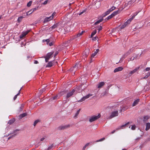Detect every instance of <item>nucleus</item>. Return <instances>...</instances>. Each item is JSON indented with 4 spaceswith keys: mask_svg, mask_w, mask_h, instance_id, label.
I'll return each mask as SVG.
<instances>
[{
    "mask_svg": "<svg viewBox=\"0 0 150 150\" xmlns=\"http://www.w3.org/2000/svg\"><path fill=\"white\" fill-rule=\"evenodd\" d=\"M59 23H57L54 24L50 28V29L52 28V29H54L58 27Z\"/></svg>",
    "mask_w": 150,
    "mask_h": 150,
    "instance_id": "obj_15",
    "label": "nucleus"
},
{
    "mask_svg": "<svg viewBox=\"0 0 150 150\" xmlns=\"http://www.w3.org/2000/svg\"><path fill=\"white\" fill-rule=\"evenodd\" d=\"M97 37H95L92 39V40L94 41L96 40H97Z\"/></svg>",
    "mask_w": 150,
    "mask_h": 150,
    "instance_id": "obj_60",
    "label": "nucleus"
},
{
    "mask_svg": "<svg viewBox=\"0 0 150 150\" xmlns=\"http://www.w3.org/2000/svg\"><path fill=\"white\" fill-rule=\"evenodd\" d=\"M139 101V99H137L136 100H135L133 102V103L132 105L133 106H135L137 104Z\"/></svg>",
    "mask_w": 150,
    "mask_h": 150,
    "instance_id": "obj_22",
    "label": "nucleus"
},
{
    "mask_svg": "<svg viewBox=\"0 0 150 150\" xmlns=\"http://www.w3.org/2000/svg\"><path fill=\"white\" fill-rule=\"evenodd\" d=\"M33 12H32L31 10H30V11H29L27 12V13H26L27 15H30V14H31Z\"/></svg>",
    "mask_w": 150,
    "mask_h": 150,
    "instance_id": "obj_47",
    "label": "nucleus"
},
{
    "mask_svg": "<svg viewBox=\"0 0 150 150\" xmlns=\"http://www.w3.org/2000/svg\"><path fill=\"white\" fill-rule=\"evenodd\" d=\"M52 19V17H50V16L49 17H47L44 19V22L45 23L49 21Z\"/></svg>",
    "mask_w": 150,
    "mask_h": 150,
    "instance_id": "obj_11",
    "label": "nucleus"
},
{
    "mask_svg": "<svg viewBox=\"0 0 150 150\" xmlns=\"http://www.w3.org/2000/svg\"><path fill=\"white\" fill-rule=\"evenodd\" d=\"M86 11V9H84L81 12L79 13V15H81V14H83V13H84Z\"/></svg>",
    "mask_w": 150,
    "mask_h": 150,
    "instance_id": "obj_39",
    "label": "nucleus"
},
{
    "mask_svg": "<svg viewBox=\"0 0 150 150\" xmlns=\"http://www.w3.org/2000/svg\"><path fill=\"white\" fill-rule=\"evenodd\" d=\"M139 12H135L133 14V16H132V18H131L132 19H133L135 17L137 16V14L139 13Z\"/></svg>",
    "mask_w": 150,
    "mask_h": 150,
    "instance_id": "obj_30",
    "label": "nucleus"
},
{
    "mask_svg": "<svg viewBox=\"0 0 150 150\" xmlns=\"http://www.w3.org/2000/svg\"><path fill=\"white\" fill-rule=\"evenodd\" d=\"M58 97V96H54L53 98V100H55L57 99V97Z\"/></svg>",
    "mask_w": 150,
    "mask_h": 150,
    "instance_id": "obj_62",
    "label": "nucleus"
},
{
    "mask_svg": "<svg viewBox=\"0 0 150 150\" xmlns=\"http://www.w3.org/2000/svg\"><path fill=\"white\" fill-rule=\"evenodd\" d=\"M110 11H109V10L108 11H107L105 13V16H106L108 14L110 13Z\"/></svg>",
    "mask_w": 150,
    "mask_h": 150,
    "instance_id": "obj_52",
    "label": "nucleus"
},
{
    "mask_svg": "<svg viewBox=\"0 0 150 150\" xmlns=\"http://www.w3.org/2000/svg\"><path fill=\"white\" fill-rule=\"evenodd\" d=\"M76 38H76V36L75 35L72 36L71 37L70 39L68 41V43L70 42L71 41H72L73 40L75 39Z\"/></svg>",
    "mask_w": 150,
    "mask_h": 150,
    "instance_id": "obj_17",
    "label": "nucleus"
},
{
    "mask_svg": "<svg viewBox=\"0 0 150 150\" xmlns=\"http://www.w3.org/2000/svg\"><path fill=\"white\" fill-rule=\"evenodd\" d=\"M85 31H83L77 34L76 35H75L76 38H79L81 36L83 33H84Z\"/></svg>",
    "mask_w": 150,
    "mask_h": 150,
    "instance_id": "obj_18",
    "label": "nucleus"
},
{
    "mask_svg": "<svg viewBox=\"0 0 150 150\" xmlns=\"http://www.w3.org/2000/svg\"><path fill=\"white\" fill-rule=\"evenodd\" d=\"M132 51V50L131 49L128 50V53H129V54H130L131 53Z\"/></svg>",
    "mask_w": 150,
    "mask_h": 150,
    "instance_id": "obj_59",
    "label": "nucleus"
},
{
    "mask_svg": "<svg viewBox=\"0 0 150 150\" xmlns=\"http://www.w3.org/2000/svg\"><path fill=\"white\" fill-rule=\"evenodd\" d=\"M129 122H128L126 124L121 125V128L122 129L123 127L126 126L128 125L129 124Z\"/></svg>",
    "mask_w": 150,
    "mask_h": 150,
    "instance_id": "obj_34",
    "label": "nucleus"
},
{
    "mask_svg": "<svg viewBox=\"0 0 150 150\" xmlns=\"http://www.w3.org/2000/svg\"><path fill=\"white\" fill-rule=\"evenodd\" d=\"M97 31L96 30H93V31L91 35V38H92L96 33Z\"/></svg>",
    "mask_w": 150,
    "mask_h": 150,
    "instance_id": "obj_26",
    "label": "nucleus"
},
{
    "mask_svg": "<svg viewBox=\"0 0 150 150\" xmlns=\"http://www.w3.org/2000/svg\"><path fill=\"white\" fill-rule=\"evenodd\" d=\"M105 84V83L103 82L99 83L97 85V88H101Z\"/></svg>",
    "mask_w": 150,
    "mask_h": 150,
    "instance_id": "obj_13",
    "label": "nucleus"
},
{
    "mask_svg": "<svg viewBox=\"0 0 150 150\" xmlns=\"http://www.w3.org/2000/svg\"><path fill=\"white\" fill-rule=\"evenodd\" d=\"M115 7L114 6H112V7H111V8H110L109 10V11H110L111 12L112 11H113L115 9Z\"/></svg>",
    "mask_w": 150,
    "mask_h": 150,
    "instance_id": "obj_44",
    "label": "nucleus"
},
{
    "mask_svg": "<svg viewBox=\"0 0 150 150\" xmlns=\"http://www.w3.org/2000/svg\"><path fill=\"white\" fill-rule=\"evenodd\" d=\"M32 1H30L27 4V6L28 7H30L31 5Z\"/></svg>",
    "mask_w": 150,
    "mask_h": 150,
    "instance_id": "obj_43",
    "label": "nucleus"
},
{
    "mask_svg": "<svg viewBox=\"0 0 150 150\" xmlns=\"http://www.w3.org/2000/svg\"><path fill=\"white\" fill-rule=\"evenodd\" d=\"M130 54L129 53H128V52H127L124 55L122 56V58L121 59H124L125 57H127V56H128V55H129Z\"/></svg>",
    "mask_w": 150,
    "mask_h": 150,
    "instance_id": "obj_16",
    "label": "nucleus"
},
{
    "mask_svg": "<svg viewBox=\"0 0 150 150\" xmlns=\"http://www.w3.org/2000/svg\"><path fill=\"white\" fill-rule=\"evenodd\" d=\"M56 14V13L55 12H54L52 14V16H50V17H52V19L53 18V17L55 16Z\"/></svg>",
    "mask_w": 150,
    "mask_h": 150,
    "instance_id": "obj_55",
    "label": "nucleus"
},
{
    "mask_svg": "<svg viewBox=\"0 0 150 150\" xmlns=\"http://www.w3.org/2000/svg\"><path fill=\"white\" fill-rule=\"evenodd\" d=\"M122 128L121 127V126L119 127L118 128H117L116 129V130L117 131L118 130H119L120 129Z\"/></svg>",
    "mask_w": 150,
    "mask_h": 150,
    "instance_id": "obj_61",
    "label": "nucleus"
},
{
    "mask_svg": "<svg viewBox=\"0 0 150 150\" xmlns=\"http://www.w3.org/2000/svg\"><path fill=\"white\" fill-rule=\"evenodd\" d=\"M43 42H44L45 41L46 42H47V45H48V44L49 43V42H50V40L49 39H47L45 40H43Z\"/></svg>",
    "mask_w": 150,
    "mask_h": 150,
    "instance_id": "obj_42",
    "label": "nucleus"
},
{
    "mask_svg": "<svg viewBox=\"0 0 150 150\" xmlns=\"http://www.w3.org/2000/svg\"><path fill=\"white\" fill-rule=\"evenodd\" d=\"M54 146V144H52V145L48 147V150H50Z\"/></svg>",
    "mask_w": 150,
    "mask_h": 150,
    "instance_id": "obj_51",
    "label": "nucleus"
},
{
    "mask_svg": "<svg viewBox=\"0 0 150 150\" xmlns=\"http://www.w3.org/2000/svg\"><path fill=\"white\" fill-rule=\"evenodd\" d=\"M118 112L117 111H115L112 112L109 117V119H110L118 115Z\"/></svg>",
    "mask_w": 150,
    "mask_h": 150,
    "instance_id": "obj_4",
    "label": "nucleus"
},
{
    "mask_svg": "<svg viewBox=\"0 0 150 150\" xmlns=\"http://www.w3.org/2000/svg\"><path fill=\"white\" fill-rule=\"evenodd\" d=\"M102 27L101 26H98L97 27V29L98 30L99 32L102 29Z\"/></svg>",
    "mask_w": 150,
    "mask_h": 150,
    "instance_id": "obj_38",
    "label": "nucleus"
},
{
    "mask_svg": "<svg viewBox=\"0 0 150 150\" xmlns=\"http://www.w3.org/2000/svg\"><path fill=\"white\" fill-rule=\"evenodd\" d=\"M21 89V88L19 90V92L14 97V98H13L14 100H15L16 99V98H17V96L19 95L20 93V91Z\"/></svg>",
    "mask_w": 150,
    "mask_h": 150,
    "instance_id": "obj_28",
    "label": "nucleus"
},
{
    "mask_svg": "<svg viewBox=\"0 0 150 150\" xmlns=\"http://www.w3.org/2000/svg\"><path fill=\"white\" fill-rule=\"evenodd\" d=\"M39 122H40V120H37L35 121L34 122V124H33L34 126H35L36 125V124H37V123H38Z\"/></svg>",
    "mask_w": 150,
    "mask_h": 150,
    "instance_id": "obj_37",
    "label": "nucleus"
},
{
    "mask_svg": "<svg viewBox=\"0 0 150 150\" xmlns=\"http://www.w3.org/2000/svg\"><path fill=\"white\" fill-rule=\"evenodd\" d=\"M58 52L57 51H56L55 52V54H54V57H55L58 54Z\"/></svg>",
    "mask_w": 150,
    "mask_h": 150,
    "instance_id": "obj_58",
    "label": "nucleus"
},
{
    "mask_svg": "<svg viewBox=\"0 0 150 150\" xmlns=\"http://www.w3.org/2000/svg\"><path fill=\"white\" fill-rule=\"evenodd\" d=\"M146 128L145 129L146 130H148L150 128V123L149 122L146 123Z\"/></svg>",
    "mask_w": 150,
    "mask_h": 150,
    "instance_id": "obj_19",
    "label": "nucleus"
},
{
    "mask_svg": "<svg viewBox=\"0 0 150 150\" xmlns=\"http://www.w3.org/2000/svg\"><path fill=\"white\" fill-rule=\"evenodd\" d=\"M75 90L74 89H73L71 91L68 93L67 94V98H68L71 96L75 92Z\"/></svg>",
    "mask_w": 150,
    "mask_h": 150,
    "instance_id": "obj_10",
    "label": "nucleus"
},
{
    "mask_svg": "<svg viewBox=\"0 0 150 150\" xmlns=\"http://www.w3.org/2000/svg\"><path fill=\"white\" fill-rule=\"evenodd\" d=\"M27 115V114L26 113H24L22 114H21L19 116V118L20 119H21L22 118L25 117Z\"/></svg>",
    "mask_w": 150,
    "mask_h": 150,
    "instance_id": "obj_20",
    "label": "nucleus"
},
{
    "mask_svg": "<svg viewBox=\"0 0 150 150\" xmlns=\"http://www.w3.org/2000/svg\"><path fill=\"white\" fill-rule=\"evenodd\" d=\"M24 107V105L22 104L21 105L20 107L19 108V109L18 110V111L19 112H21L23 111V108Z\"/></svg>",
    "mask_w": 150,
    "mask_h": 150,
    "instance_id": "obj_25",
    "label": "nucleus"
},
{
    "mask_svg": "<svg viewBox=\"0 0 150 150\" xmlns=\"http://www.w3.org/2000/svg\"><path fill=\"white\" fill-rule=\"evenodd\" d=\"M92 95H93L91 93H89L88 94L86 95V96L83 97L82 98H81V99L79 100L78 101V102H82L85 100L86 99L89 98L90 97L92 96Z\"/></svg>",
    "mask_w": 150,
    "mask_h": 150,
    "instance_id": "obj_6",
    "label": "nucleus"
},
{
    "mask_svg": "<svg viewBox=\"0 0 150 150\" xmlns=\"http://www.w3.org/2000/svg\"><path fill=\"white\" fill-rule=\"evenodd\" d=\"M54 52H51L48 53L46 55V56L45 57V61L46 62H47L52 57V54L54 53Z\"/></svg>",
    "mask_w": 150,
    "mask_h": 150,
    "instance_id": "obj_2",
    "label": "nucleus"
},
{
    "mask_svg": "<svg viewBox=\"0 0 150 150\" xmlns=\"http://www.w3.org/2000/svg\"><path fill=\"white\" fill-rule=\"evenodd\" d=\"M113 17V16H112V15L111 14L108 17H107V18H106V19L107 20H109V19H111V18H112Z\"/></svg>",
    "mask_w": 150,
    "mask_h": 150,
    "instance_id": "obj_41",
    "label": "nucleus"
},
{
    "mask_svg": "<svg viewBox=\"0 0 150 150\" xmlns=\"http://www.w3.org/2000/svg\"><path fill=\"white\" fill-rule=\"evenodd\" d=\"M123 69V68L121 67H119L115 68L114 70V72L116 73V72L122 71Z\"/></svg>",
    "mask_w": 150,
    "mask_h": 150,
    "instance_id": "obj_12",
    "label": "nucleus"
},
{
    "mask_svg": "<svg viewBox=\"0 0 150 150\" xmlns=\"http://www.w3.org/2000/svg\"><path fill=\"white\" fill-rule=\"evenodd\" d=\"M87 51V50H85L84 51V52L83 53V56H84V55H85V57H87L88 55V54H85V53Z\"/></svg>",
    "mask_w": 150,
    "mask_h": 150,
    "instance_id": "obj_53",
    "label": "nucleus"
},
{
    "mask_svg": "<svg viewBox=\"0 0 150 150\" xmlns=\"http://www.w3.org/2000/svg\"><path fill=\"white\" fill-rule=\"evenodd\" d=\"M127 25L125 24V23L123 25H122L121 27H120V29H122L124 28H125L126 26Z\"/></svg>",
    "mask_w": 150,
    "mask_h": 150,
    "instance_id": "obj_48",
    "label": "nucleus"
},
{
    "mask_svg": "<svg viewBox=\"0 0 150 150\" xmlns=\"http://www.w3.org/2000/svg\"><path fill=\"white\" fill-rule=\"evenodd\" d=\"M54 42H49L48 44V45L50 46H52V45H53L54 44Z\"/></svg>",
    "mask_w": 150,
    "mask_h": 150,
    "instance_id": "obj_49",
    "label": "nucleus"
},
{
    "mask_svg": "<svg viewBox=\"0 0 150 150\" xmlns=\"http://www.w3.org/2000/svg\"><path fill=\"white\" fill-rule=\"evenodd\" d=\"M97 54V53L94 52L92 54L91 56V58H93Z\"/></svg>",
    "mask_w": 150,
    "mask_h": 150,
    "instance_id": "obj_45",
    "label": "nucleus"
},
{
    "mask_svg": "<svg viewBox=\"0 0 150 150\" xmlns=\"http://www.w3.org/2000/svg\"><path fill=\"white\" fill-rule=\"evenodd\" d=\"M137 58V57L136 56H132L129 59V60L130 61H132L135 59Z\"/></svg>",
    "mask_w": 150,
    "mask_h": 150,
    "instance_id": "obj_35",
    "label": "nucleus"
},
{
    "mask_svg": "<svg viewBox=\"0 0 150 150\" xmlns=\"http://www.w3.org/2000/svg\"><path fill=\"white\" fill-rule=\"evenodd\" d=\"M45 90V89L43 88L42 89L41 91V93H42L43 92H44Z\"/></svg>",
    "mask_w": 150,
    "mask_h": 150,
    "instance_id": "obj_64",
    "label": "nucleus"
},
{
    "mask_svg": "<svg viewBox=\"0 0 150 150\" xmlns=\"http://www.w3.org/2000/svg\"><path fill=\"white\" fill-rule=\"evenodd\" d=\"M53 65V63L52 62H50L46 65V67H52Z\"/></svg>",
    "mask_w": 150,
    "mask_h": 150,
    "instance_id": "obj_21",
    "label": "nucleus"
},
{
    "mask_svg": "<svg viewBox=\"0 0 150 150\" xmlns=\"http://www.w3.org/2000/svg\"><path fill=\"white\" fill-rule=\"evenodd\" d=\"M103 18H102L100 19V20L97 21L95 22V23H94V25H96L97 24L99 23H100L102 22L103 21Z\"/></svg>",
    "mask_w": 150,
    "mask_h": 150,
    "instance_id": "obj_27",
    "label": "nucleus"
},
{
    "mask_svg": "<svg viewBox=\"0 0 150 150\" xmlns=\"http://www.w3.org/2000/svg\"><path fill=\"white\" fill-rule=\"evenodd\" d=\"M150 75V72H149L143 78L144 79L147 78Z\"/></svg>",
    "mask_w": 150,
    "mask_h": 150,
    "instance_id": "obj_32",
    "label": "nucleus"
},
{
    "mask_svg": "<svg viewBox=\"0 0 150 150\" xmlns=\"http://www.w3.org/2000/svg\"><path fill=\"white\" fill-rule=\"evenodd\" d=\"M135 128H136V126H135V125H132V127H131V129L132 130H135Z\"/></svg>",
    "mask_w": 150,
    "mask_h": 150,
    "instance_id": "obj_50",
    "label": "nucleus"
},
{
    "mask_svg": "<svg viewBox=\"0 0 150 150\" xmlns=\"http://www.w3.org/2000/svg\"><path fill=\"white\" fill-rule=\"evenodd\" d=\"M92 95H93L91 93H89L88 94L86 95V96L83 97L82 98H81V99L79 100L78 101V102H82L85 100L86 99L89 98L90 97L92 96Z\"/></svg>",
    "mask_w": 150,
    "mask_h": 150,
    "instance_id": "obj_5",
    "label": "nucleus"
},
{
    "mask_svg": "<svg viewBox=\"0 0 150 150\" xmlns=\"http://www.w3.org/2000/svg\"><path fill=\"white\" fill-rule=\"evenodd\" d=\"M99 49H97L96 50V51H95V52L97 54V53L99 52Z\"/></svg>",
    "mask_w": 150,
    "mask_h": 150,
    "instance_id": "obj_63",
    "label": "nucleus"
},
{
    "mask_svg": "<svg viewBox=\"0 0 150 150\" xmlns=\"http://www.w3.org/2000/svg\"><path fill=\"white\" fill-rule=\"evenodd\" d=\"M30 32V30H28L26 31L23 32L20 36V38L21 39L23 38V37L25 36Z\"/></svg>",
    "mask_w": 150,
    "mask_h": 150,
    "instance_id": "obj_9",
    "label": "nucleus"
},
{
    "mask_svg": "<svg viewBox=\"0 0 150 150\" xmlns=\"http://www.w3.org/2000/svg\"><path fill=\"white\" fill-rule=\"evenodd\" d=\"M133 19L131 18H129L126 21L125 23V24L127 25L128 24L130 23V22Z\"/></svg>",
    "mask_w": 150,
    "mask_h": 150,
    "instance_id": "obj_23",
    "label": "nucleus"
},
{
    "mask_svg": "<svg viewBox=\"0 0 150 150\" xmlns=\"http://www.w3.org/2000/svg\"><path fill=\"white\" fill-rule=\"evenodd\" d=\"M71 126L70 124L61 125L58 127V129L60 130H64L70 127Z\"/></svg>",
    "mask_w": 150,
    "mask_h": 150,
    "instance_id": "obj_3",
    "label": "nucleus"
},
{
    "mask_svg": "<svg viewBox=\"0 0 150 150\" xmlns=\"http://www.w3.org/2000/svg\"><path fill=\"white\" fill-rule=\"evenodd\" d=\"M79 65V64L78 63H76L75 65L73 67V68L74 69H77L78 68V66Z\"/></svg>",
    "mask_w": 150,
    "mask_h": 150,
    "instance_id": "obj_40",
    "label": "nucleus"
},
{
    "mask_svg": "<svg viewBox=\"0 0 150 150\" xmlns=\"http://www.w3.org/2000/svg\"><path fill=\"white\" fill-rule=\"evenodd\" d=\"M14 121L13 120H10L8 122V123L9 124H11Z\"/></svg>",
    "mask_w": 150,
    "mask_h": 150,
    "instance_id": "obj_54",
    "label": "nucleus"
},
{
    "mask_svg": "<svg viewBox=\"0 0 150 150\" xmlns=\"http://www.w3.org/2000/svg\"><path fill=\"white\" fill-rule=\"evenodd\" d=\"M92 95H93L91 93H89L88 94L86 95V96L83 97L82 98H81V99L79 100L78 101V102H82L85 100L86 99L89 98L90 97L92 96Z\"/></svg>",
    "mask_w": 150,
    "mask_h": 150,
    "instance_id": "obj_7",
    "label": "nucleus"
},
{
    "mask_svg": "<svg viewBox=\"0 0 150 150\" xmlns=\"http://www.w3.org/2000/svg\"><path fill=\"white\" fill-rule=\"evenodd\" d=\"M139 68H140V67H137V68L135 69L133 71H131L130 72L129 74H134V73L136 72L139 69Z\"/></svg>",
    "mask_w": 150,
    "mask_h": 150,
    "instance_id": "obj_14",
    "label": "nucleus"
},
{
    "mask_svg": "<svg viewBox=\"0 0 150 150\" xmlns=\"http://www.w3.org/2000/svg\"><path fill=\"white\" fill-rule=\"evenodd\" d=\"M37 8H35L31 9V10L32 12H33L34 11H35L37 10Z\"/></svg>",
    "mask_w": 150,
    "mask_h": 150,
    "instance_id": "obj_56",
    "label": "nucleus"
},
{
    "mask_svg": "<svg viewBox=\"0 0 150 150\" xmlns=\"http://www.w3.org/2000/svg\"><path fill=\"white\" fill-rule=\"evenodd\" d=\"M119 12V11L117 10V11H115L114 12H113V13L112 14L113 16H115L116 15L118 14V13Z\"/></svg>",
    "mask_w": 150,
    "mask_h": 150,
    "instance_id": "obj_29",
    "label": "nucleus"
},
{
    "mask_svg": "<svg viewBox=\"0 0 150 150\" xmlns=\"http://www.w3.org/2000/svg\"><path fill=\"white\" fill-rule=\"evenodd\" d=\"M89 143H87L86 144L85 146L83 147L82 150H85L86 147L89 145Z\"/></svg>",
    "mask_w": 150,
    "mask_h": 150,
    "instance_id": "obj_36",
    "label": "nucleus"
},
{
    "mask_svg": "<svg viewBox=\"0 0 150 150\" xmlns=\"http://www.w3.org/2000/svg\"><path fill=\"white\" fill-rule=\"evenodd\" d=\"M150 70V67H147L145 69V70L146 71H148Z\"/></svg>",
    "mask_w": 150,
    "mask_h": 150,
    "instance_id": "obj_57",
    "label": "nucleus"
},
{
    "mask_svg": "<svg viewBox=\"0 0 150 150\" xmlns=\"http://www.w3.org/2000/svg\"><path fill=\"white\" fill-rule=\"evenodd\" d=\"M80 110V109H79V110H78L76 112V113L75 115L74 116V118H76L77 117V116L79 115V113Z\"/></svg>",
    "mask_w": 150,
    "mask_h": 150,
    "instance_id": "obj_31",
    "label": "nucleus"
},
{
    "mask_svg": "<svg viewBox=\"0 0 150 150\" xmlns=\"http://www.w3.org/2000/svg\"><path fill=\"white\" fill-rule=\"evenodd\" d=\"M92 95H93L91 93H89L88 94L86 95V96L83 97L82 98H81V99L79 100L78 101V102H82L85 100L86 99L89 98L90 97L92 96Z\"/></svg>",
    "mask_w": 150,
    "mask_h": 150,
    "instance_id": "obj_8",
    "label": "nucleus"
},
{
    "mask_svg": "<svg viewBox=\"0 0 150 150\" xmlns=\"http://www.w3.org/2000/svg\"><path fill=\"white\" fill-rule=\"evenodd\" d=\"M143 121L145 122L147 121L149 119V116L147 115L143 117Z\"/></svg>",
    "mask_w": 150,
    "mask_h": 150,
    "instance_id": "obj_24",
    "label": "nucleus"
},
{
    "mask_svg": "<svg viewBox=\"0 0 150 150\" xmlns=\"http://www.w3.org/2000/svg\"><path fill=\"white\" fill-rule=\"evenodd\" d=\"M100 116L101 115L100 114H99L97 116H93L90 118L89 121L91 122H92L100 118Z\"/></svg>",
    "mask_w": 150,
    "mask_h": 150,
    "instance_id": "obj_1",
    "label": "nucleus"
},
{
    "mask_svg": "<svg viewBox=\"0 0 150 150\" xmlns=\"http://www.w3.org/2000/svg\"><path fill=\"white\" fill-rule=\"evenodd\" d=\"M105 139V138L103 137L102 139H100L99 140H97L96 141V142H98L102 141L104 140Z\"/></svg>",
    "mask_w": 150,
    "mask_h": 150,
    "instance_id": "obj_46",
    "label": "nucleus"
},
{
    "mask_svg": "<svg viewBox=\"0 0 150 150\" xmlns=\"http://www.w3.org/2000/svg\"><path fill=\"white\" fill-rule=\"evenodd\" d=\"M23 18V16H20L19 17L18 19V22H21Z\"/></svg>",
    "mask_w": 150,
    "mask_h": 150,
    "instance_id": "obj_33",
    "label": "nucleus"
}]
</instances>
